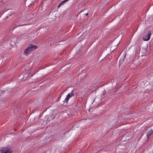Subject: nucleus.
<instances>
[{
	"label": "nucleus",
	"mask_w": 153,
	"mask_h": 153,
	"mask_svg": "<svg viewBox=\"0 0 153 153\" xmlns=\"http://www.w3.org/2000/svg\"><path fill=\"white\" fill-rule=\"evenodd\" d=\"M38 48V47L36 45L30 44L26 49L24 50L23 53L24 55L27 56L29 53L31 51H34Z\"/></svg>",
	"instance_id": "f257e3e1"
},
{
	"label": "nucleus",
	"mask_w": 153,
	"mask_h": 153,
	"mask_svg": "<svg viewBox=\"0 0 153 153\" xmlns=\"http://www.w3.org/2000/svg\"><path fill=\"white\" fill-rule=\"evenodd\" d=\"M12 150L7 147L2 148L0 150V153H12Z\"/></svg>",
	"instance_id": "f03ea898"
},
{
	"label": "nucleus",
	"mask_w": 153,
	"mask_h": 153,
	"mask_svg": "<svg viewBox=\"0 0 153 153\" xmlns=\"http://www.w3.org/2000/svg\"><path fill=\"white\" fill-rule=\"evenodd\" d=\"M74 95V91L72 90L70 93H69L66 96L64 102H68L69 99Z\"/></svg>",
	"instance_id": "7ed1b4c3"
},
{
	"label": "nucleus",
	"mask_w": 153,
	"mask_h": 153,
	"mask_svg": "<svg viewBox=\"0 0 153 153\" xmlns=\"http://www.w3.org/2000/svg\"><path fill=\"white\" fill-rule=\"evenodd\" d=\"M151 35V33L150 31H149L146 34V35L143 37V40L145 41H148L150 38Z\"/></svg>",
	"instance_id": "20e7f679"
},
{
	"label": "nucleus",
	"mask_w": 153,
	"mask_h": 153,
	"mask_svg": "<svg viewBox=\"0 0 153 153\" xmlns=\"http://www.w3.org/2000/svg\"><path fill=\"white\" fill-rule=\"evenodd\" d=\"M153 134V130H151L147 132V135L148 136V137H149L152 134Z\"/></svg>",
	"instance_id": "39448f33"
},
{
	"label": "nucleus",
	"mask_w": 153,
	"mask_h": 153,
	"mask_svg": "<svg viewBox=\"0 0 153 153\" xmlns=\"http://www.w3.org/2000/svg\"><path fill=\"white\" fill-rule=\"evenodd\" d=\"M68 0H65L62 2L60 3L59 5L58 6V7H59L60 6L63 4L66 1H68Z\"/></svg>",
	"instance_id": "423d86ee"
},
{
	"label": "nucleus",
	"mask_w": 153,
	"mask_h": 153,
	"mask_svg": "<svg viewBox=\"0 0 153 153\" xmlns=\"http://www.w3.org/2000/svg\"><path fill=\"white\" fill-rule=\"evenodd\" d=\"M29 74H31L32 75H33L34 74L33 73V72H29Z\"/></svg>",
	"instance_id": "0eeeda50"
},
{
	"label": "nucleus",
	"mask_w": 153,
	"mask_h": 153,
	"mask_svg": "<svg viewBox=\"0 0 153 153\" xmlns=\"http://www.w3.org/2000/svg\"><path fill=\"white\" fill-rule=\"evenodd\" d=\"M13 14H14V13H11V14L9 15V16H11V15H13Z\"/></svg>",
	"instance_id": "6e6552de"
},
{
	"label": "nucleus",
	"mask_w": 153,
	"mask_h": 153,
	"mask_svg": "<svg viewBox=\"0 0 153 153\" xmlns=\"http://www.w3.org/2000/svg\"><path fill=\"white\" fill-rule=\"evenodd\" d=\"M88 13H86L85 14V15L86 16H88Z\"/></svg>",
	"instance_id": "1a4fd4ad"
},
{
	"label": "nucleus",
	"mask_w": 153,
	"mask_h": 153,
	"mask_svg": "<svg viewBox=\"0 0 153 153\" xmlns=\"http://www.w3.org/2000/svg\"><path fill=\"white\" fill-rule=\"evenodd\" d=\"M145 51L146 52L147 51H146V50H145Z\"/></svg>",
	"instance_id": "9d476101"
}]
</instances>
